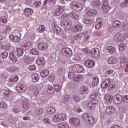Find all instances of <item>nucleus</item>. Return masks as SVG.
Here are the masks:
<instances>
[{
    "instance_id": "1",
    "label": "nucleus",
    "mask_w": 128,
    "mask_h": 128,
    "mask_svg": "<svg viewBox=\"0 0 128 128\" xmlns=\"http://www.w3.org/2000/svg\"><path fill=\"white\" fill-rule=\"evenodd\" d=\"M60 25L66 30H70L72 28V22L70 20H64L60 22Z\"/></svg>"
},
{
    "instance_id": "2",
    "label": "nucleus",
    "mask_w": 128,
    "mask_h": 128,
    "mask_svg": "<svg viewBox=\"0 0 128 128\" xmlns=\"http://www.w3.org/2000/svg\"><path fill=\"white\" fill-rule=\"evenodd\" d=\"M91 54L94 58H98L100 56V51L98 48H94L91 52Z\"/></svg>"
},
{
    "instance_id": "3",
    "label": "nucleus",
    "mask_w": 128,
    "mask_h": 128,
    "mask_svg": "<svg viewBox=\"0 0 128 128\" xmlns=\"http://www.w3.org/2000/svg\"><path fill=\"white\" fill-rule=\"evenodd\" d=\"M61 52L63 56H71L72 54V50L68 48H63Z\"/></svg>"
},
{
    "instance_id": "4",
    "label": "nucleus",
    "mask_w": 128,
    "mask_h": 128,
    "mask_svg": "<svg viewBox=\"0 0 128 128\" xmlns=\"http://www.w3.org/2000/svg\"><path fill=\"white\" fill-rule=\"evenodd\" d=\"M69 122L72 126H76L77 128L78 126H80V120L78 118H70L69 120Z\"/></svg>"
},
{
    "instance_id": "5",
    "label": "nucleus",
    "mask_w": 128,
    "mask_h": 128,
    "mask_svg": "<svg viewBox=\"0 0 128 128\" xmlns=\"http://www.w3.org/2000/svg\"><path fill=\"white\" fill-rule=\"evenodd\" d=\"M84 66H86V68H94V66H96V62H94V61L92 60L88 59L84 62Z\"/></svg>"
},
{
    "instance_id": "6",
    "label": "nucleus",
    "mask_w": 128,
    "mask_h": 128,
    "mask_svg": "<svg viewBox=\"0 0 128 128\" xmlns=\"http://www.w3.org/2000/svg\"><path fill=\"white\" fill-rule=\"evenodd\" d=\"M98 103V101L96 99H92L89 102H88V106L90 108V110L92 108V106L94 108L96 104Z\"/></svg>"
},
{
    "instance_id": "7",
    "label": "nucleus",
    "mask_w": 128,
    "mask_h": 128,
    "mask_svg": "<svg viewBox=\"0 0 128 128\" xmlns=\"http://www.w3.org/2000/svg\"><path fill=\"white\" fill-rule=\"evenodd\" d=\"M23 60L26 64H32V62L34 60V58L32 57H28V56H26L23 57Z\"/></svg>"
},
{
    "instance_id": "8",
    "label": "nucleus",
    "mask_w": 128,
    "mask_h": 128,
    "mask_svg": "<svg viewBox=\"0 0 128 128\" xmlns=\"http://www.w3.org/2000/svg\"><path fill=\"white\" fill-rule=\"evenodd\" d=\"M114 40L116 42H122L124 40V37L122 34L120 33H117L114 37Z\"/></svg>"
},
{
    "instance_id": "9",
    "label": "nucleus",
    "mask_w": 128,
    "mask_h": 128,
    "mask_svg": "<svg viewBox=\"0 0 128 128\" xmlns=\"http://www.w3.org/2000/svg\"><path fill=\"white\" fill-rule=\"evenodd\" d=\"M114 98H115L114 102L116 104H119L122 100V96L120 94H116L114 96Z\"/></svg>"
},
{
    "instance_id": "10",
    "label": "nucleus",
    "mask_w": 128,
    "mask_h": 128,
    "mask_svg": "<svg viewBox=\"0 0 128 128\" xmlns=\"http://www.w3.org/2000/svg\"><path fill=\"white\" fill-rule=\"evenodd\" d=\"M74 72H82L84 70V67L80 64H75L73 66Z\"/></svg>"
},
{
    "instance_id": "11",
    "label": "nucleus",
    "mask_w": 128,
    "mask_h": 128,
    "mask_svg": "<svg viewBox=\"0 0 128 128\" xmlns=\"http://www.w3.org/2000/svg\"><path fill=\"white\" fill-rule=\"evenodd\" d=\"M32 46V42H28L23 44L22 46V48L23 50H28Z\"/></svg>"
},
{
    "instance_id": "12",
    "label": "nucleus",
    "mask_w": 128,
    "mask_h": 128,
    "mask_svg": "<svg viewBox=\"0 0 128 128\" xmlns=\"http://www.w3.org/2000/svg\"><path fill=\"white\" fill-rule=\"evenodd\" d=\"M110 80L106 79L101 84V88H106L110 84Z\"/></svg>"
},
{
    "instance_id": "13",
    "label": "nucleus",
    "mask_w": 128,
    "mask_h": 128,
    "mask_svg": "<svg viewBox=\"0 0 128 128\" xmlns=\"http://www.w3.org/2000/svg\"><path fill=\"white\" fill-rule=\"evenodd\" d=\"M38 49L41 50H48V44L44 43H39L38 46Z\"/></svg>"
},
{
    "instance_id": "14",
    "label": "nucleus",
    "mask_w": 128,
    "mask_h": 128,
    "mask_svg": "<svg viewBox=\"0 0 128 128\" xmlns=\"http://www.w3.org/2000/svg\"><path fill=\"white\" fill-rule=\"evenodd\" d=\"M108 62L110 64H114L118 62V60L116 57L111 56L108 58Z\"/></svg>"
},
{
    "instance_id": "15",
    "label": "nucleus",
    "mask_w": 128,
    "mask_h": 128,
    "mask_svg": "<svg viewBox=\"0 0 128 128\" xmlns=\"http://www.w3.org/2000/svg\"><path fill=\"white\" fill-rule=\"evenodd\" d=\"M9 60H12L14 62H18V58H16V56L12 52L10 54Z\"/></svg>"
},
{
    "instance_id": "16",
    "label": "nucleus",
    "mask_w": 128,
    "mask_h": 128,
    "mask_svg": "<svg viewBox=\"0 0 128 128\" xmlns=\"http://www.w3.org/2000/svg\"><path fill=\"white\" fill-rule=\"evenodd\" d=\"M36 64H39V66H44L46 64L44 58H39L36 61Z\"/></svg>"
},
{
    "instance_id": "17",
    "label": "nucleus",
    "mask_w": 128,
    "mask_h": 128,
    "mask_svg": "<svg viewBox=\"0 0 128 128\" xmlns=\"http://www.w3.org/2000/svg\"><path fill=\"white\" fill-rule=\"evenodd\" d=\"M24 12L26 16H32V14L34 11L31 8H26L24 10Z\"/></svg>"
},
{
    "instance_id": "18",
    "label": "nucleus",
    "mask_w": 128,
    "mask_h": 128,
    "mask_svg": "<svg viewBox=\"0 0 128 128\" xmlns=\"http://www.w3.org/2000/svg\"><path fill=\"white\" fill-rule=\"evenodd\" d=\"M82 28L80 25H74L72 29V30H73L74 32H80Z\"/></svg>"
},
{
    "instance_id": "19",
    "label": "nucleus",
    "mask_w": 128,
    "mask_h": 128,
    "mask_svg": "<svg viewBox=\"0 0 128 128\" xmlns=\"http://www.w3.org/2000/svg\"><path fill=\"white\" fill-rule=\"evenodd\" d=\"M63 12L64 8L62 7H58V9L54 12V15H55L56 16H60V14H62Z\"/></svg>"
},
{
    "instance_id": "20",
    "label": "nucleus",
    "mask_w": 128,
    "mask_h": 128,
    "mask_svg": "<svg viewBox=\"0 0 128 128\" xmlns=\"http://www.w3.org/2000/svg\"><path fill=\"white\" fill-rule=\"evenodd\" d=\"M116 110V108L114 106H110L106 108V112L108 114H110L114 112Z\"/></svg>"
},
{
    "instance_id": "21",
    "label": "nucleus",
    "mask_w": 128,
    "mask_h": 128,
    "mask_svg": "<svg viewBox=\"0 0 128 128\" xmlns=\"http://www.w3.org/2000/svg\"><path fill=\"white\" fill-rule=\"evenodd\" d=\"M86 122L89 124H94L96 122V120L92 116H89V118L86 120Z\"/></svg>"
},
{
    "instance_id": "22",
    "label": "nucleus",
    "mask_w": 128,
    "mask_h": 128,
    "mask_svg": "<svg viewBox=\"0 0 128 128\" xmlns=\"http://www.w3.org/2000/svg\"><path fill=\"white\" fill-rule=\"evenodd\" d=\"M112 24L114 28H120V24H122V22L118 20L114 21Z\"/></svg>"
},
{
    "instance_id": "23",
    "label": "nucleus",
    "mask_w": 128,
    "mask_h": 128,
    "mask_svg": "<svg viewBox=\"0 0 128 128\" xmlns=\"http://www.w3.org/2000/svg\"><path fill=\"white\" fill-rule=\"evenodd\" d=\"M57 126L58 128H68L70 126L68 125V124L66 122H64L58 124Z\"/></svg>"
},
{
    "instance_id": "24",
    "label": "nucleus",
    "mask_w": 128,
    "mask_h": 128,
    "mask_svg": "<svg viewBox=\"0 0 128 128\" xmlns=\"http://www.w3.org/2000/svg\"><path fill=\"white\" fill-rule=\"evenodd\" d=\"M80 90V94H86V92H88V87L86 86H82Z\"/></svg>"
},
{
    "instance_id": "25",
    "label": "nucleus",
    "mask_w": 128,
    "mask_h": 128,
    "mask_svg": "<svg viewBox=\"0 0 128 128\" xmlns=\"http://www.w3.org/2000/svg\"><path fill=\"white\" fill-rule=\"evenodd\" d=\"M26 87L22 85H20V86L16 88V90L18 92H26Z\"/></svg>"
},
{
    "instance_id": "26",
    "label": "nucleus",
    "mask_w": 128,
    "mask_h": 128,
    "mask_svg": "<svg viewBox=\"0 0 128 128\" xmlns=\"http://www.w3.org/2000/svg\"><path fill=\"white\" fill-rule=\"evenodd\" d=\"M22 106L24 108L28 110V108H30L28 101V100H23Z\"/></svg>"
},
{
    "instance_id": "27",
    "label": "nucleus",
    "mask_w": 128,
    "mask_h": 128,
    "mask_svg": "<svg viewBox=\"0 0 128 128\" xmlns=\"http://www.w3.org/2000/svg\"><path fill=\"white\" fill-rule=\"evenodd\" d=\"M96 14H98V12L96 10H91L88 12L87 14H88V16H94Z\"/></svg>"
},
{
    "instance_id": "28",
    "label": "nucleus",
    "mask_w": 128,
    "mask_h": 128,
    "mask_svg": "<svg viewBox=\"0 0 128 128\" xmlns=\"http://www.w3.org/2000/svg\"><path fill=\"white\" fill-rule=\"evenodd\" d=\"M60 118H62V114L55 115L53 118V120L55 122H61Z\"/></svg>"
},
{
    "instance_id": "29",
    "label": "nucleus",
    "mask_w": 128,
    "mask_h": 128,
    "mask_svg": "<svg viewBox=\"0 0 128 128\" xmlns=\"http://www.w3.org/2000/svg\"><path fill=\"white\" fill-rule=\"evenodd\" d=\"M10 38L13 40V42H20V38L18 36H14V35H10Z\"/></svg>"
},
{
    "instance_id": "30",
    "label": "nucleus",
    "mask_w": 128,
    "mask_h": 128,
    "mask_svg": "<svg viewBox=\"0 0 128 128\" xmlns=\"http://www.w3.org/2000/svg\"><path fill=\"white\" fill-rule=\"evenodd\" d=\"M82 80V76L81 75H76L73 78V80L76 82H80Z\"/></svg>"
},
{
    "instance_id": "31",
    "label": "nucleus",
    "mask_w": 128,
    "mask_h": 128,
    "mask_svg": "<svg viewBox=\"0 0 128 128\" xmlns=\"http://www.w3.org/2000/svg\"><path fill=\"white\" fill-rule=\"evenodd\" d=\"M46 90H47V92L48 94H52L54 93V87L52 86H48V88Z\"/></svg>"
},
{
    "instance_id": "32",
    "label": "nucleus",
    "mask_w": 128,
    "mask_h": 128,
    "mask_svg": "<svg viewBox=\"0 0 128 128\" xmlns=\"http://www.w3.org/2000/svg\"><path fill=\"white\" fill-rule=\"evenodd\" d=\"M107 50L108 51V52L111 54H112L116 52V48L112 46H108L107 47Z\"/></svg>"
},
{
    "instance_id": "33",
    "label": "nucleus",
    "mask_w": 128,
    "mask_h": 128,
    "mask_svg": "<svg viewBox=\"0 0 128 128\" xmlns=\"http://www.w3.org/2000/svg\"><path fill=\"white\" fill-rule=\"evenodd\" d=\"M50 74V72L48 71V70H44L41 72L40 74L42 78H46V76L48 74Z\"/></svg>"
},
{
    "instance_id": "34",
    "label": "nucleus",
    "mask_w": 128,
    "mask_h": 128,
    "mask_svg": "<svg viewBox=\"0 0 128 128\" xmlns=\"http://www.w3.org/2000/svg\"><path fill=\"white\" fill-rule=\"evenodd\" d=\"M92 84L93 86H96L98 84V77H94L93 78Z\"/></svg>"
},
{
    "instance_id": "35",
    "label": "nucleus",
    "mask_w": 128,
    "mask_h": 128,
    "mask_svg": "<svg viewBox=\"0 0 128 128\" xmlns=\"http://www.w3.org/2000/svg\"><path fill=\"white\" fill-rule=\"evenodd\" d=\"M53 88L56 92H58L62 90V87H60V86L58 84H54Z\"/></svg>"
},
{
    "instance_id": "36",
    "label": "nucleus",
    "mask_w": 128,
    "mask_h": 128,
    "mask_svg": "<svg viewBox=\"0 0 128 128\" xmlns=\"http://www.w3.org/2000/svg\"><path fill=\"white\" fill-rule=\"evenodd\" d=\"M32 80L34 82H36L40 80V76L38 74H34L32 76Z\"/></svg>"
},
{
    "instance_id": "37",
    "label": "nucleus",
    "mask_w": 128,
    "mask_h": 128,
    "mask_svg": "<svg viewBox=\"0 0 128 128\" xmlns=\"http://www.w3.org/2000/svg\"><path fill=\"white\" fill-rule=\"evenodd\" d=\"M105 100L109 102H112V100H114V96L111 95H106Z\"/></svg>"
},
{
    "instance_id": "38",
    "label": "nucleus",
    "mask_w": 128,
    "mask_h": 128,
    "mask_svg": "<svg viewBox=\"0 0 128 128\" xmlns=\"http://www.w3.org/2000/svg\"><path fill=\"white\" fill-rule=\"evenodd\" d=\"M126 44L124 42H122L119 45V50L120 52H122L126 48Z\"/></svg>"
},
{
    "instance_id": "39",
    "label": "nucleus",
    "mask_w": 128,
    "mask_h": 128,
    "mask_svg": "<svg viewBox=\"0 0 128 128\" xmlns=\"http://www.w3.org/2000/svg\"><path fill=\"white\" fill-rule=\"evenodd\" d=\"M48 112L49 114H52L56 113V108L54 107L49 108H48Z\"/></svg>"
},
{
    "instance_id": "40",
    "label": "nucleus",
    "mask_w": 128,
    "mask_h": 128,
    "mask_svg": "<svg viewBox=\"0 0 128 128\" xmlns=\"http://www.w3.org/2000/svg\"><path fill=\"white\" fill-rule=\"evenodd\" d=\"M72 98L73 100H74V102H80V96L78 95H74L72 96Z\"/></svg>"
},
{
    "instance_id": "41",
    "label": "nucleus",
    "mask_w": 128,
    "mask_h": 128,
    "mask_svg": "<svg viewBox=\"0 0 128 128\" xmlns=\"http://www.w3.org/2000/svg\"><path fill=\"white\" fill-rule=\"evenodd\" d=\"M70 16L72 18H74V20H78V14H77V13L73 12L70 14Z\"/></svg>"
},
{
    "instance_id": "42",
    "label": "nucleus",
    "mask_w": 128,
    "mask_h": 128,
    "mask_svg": "<svg viewBox=\"0 0 128 128\" xmlns=\"http://www.w3.org/2000/svg\"><path fill=\"white\" fill-rule=\"evenodd\" d=\"M62 100L64 104H68L70 102V96L68 95L65 96Z\"/></svg>"
},
{
    "instance_id": "43",
    "label": "nucleus",
    "mask_w": 128,
    "mask_h": 128,
    "mask_svg": "<svg viewBox=\"0 0 128 128\" xmlns=\"http://www.w3.org/2000/svg\"><path fill=\"white\" fill-rule=\"evenodd\" d=\"M68 76L69 78L74 80V78L76 76V74H74V72H70L68 74Z\"/></svg>"
},
{
    "instance_id": "44",
    "label": "nucleus",
    "mask_w": 128,
    "mask_h": 128,
    "mask_svg": "<svg viewBox=\"0 0 128 128\" xmlns=\"http://www.w3.org/2000/svg\"><path fill=\"white\" fill-rule=\"evenodd\" d=\"M103 24H104L103 21H102V18H98L96 20V24H99V26H102Z\"/></svg>"
},
{
    "instance_id": "45",
    "label": "nucleus",
    "mask_w": 128,
    "mask_h": 128,
    "mask_svg": "<svg viewBox=\"0 0 128 128\" xmlns=\"http://www.w3.org/2000/svg\"><path fill=\"white\" fill-rule=\"evenodd\" d=\"M22 50V48H18L17 53L18 56H22L24 54V50Z\"/></svg>"
},
{
    "instance_id": "46",
    "label": "nucleus",
    "mask_w": 128,
    "mask_h": 128,
    "mask_svg": "<svg viewBox=\"0 0 128 128\" xmlns=\"http://www.w3.org/2000/svg\"><path fill=\"white\" fill-rule=\"evenodd\" d=\"M30 52L32 54H40L38 50L36 48L32 49L30 50Z\"/></svg>"
},
{
    "instance_id": "47",
    "label": "nucleus",
    "mask_w": 128,
    "mask_h": 128,
    "mask_svg": "<svg viewBox=\"0 0 128 128\" xmlns=\"http://www.w3.org/2000/svg\"><path fill=\"white\" fill-rule=\"evenodd\" d=\"M72 60H73V62H78V60H80V56L78 54L74 55L72 58Z\"/></svg>"
},
{
    "instance_id": "48",
    "label": "nucleus",
    "mask_w": 128,
    "mask_h": 128,
    "mask_svg": "<svg viewBox=\"0 0 128 128\" xmlns=\"http://www.w3.org/2000/svg\"><path fill=\"white\" fill-rule=\"evenodd\" d=\"M82 4H77L76 5H74V8H76V10H81L82 8Z\"/></svg>"
},
{
    "instance_id": "49",
    "label": "nucleus",
    "mask_w": 128,
    "mask_h": 128,
    "mask_svg": "<svg viewBox=\"0 0 128 128\" xmlns=\"http://www.w3.org/2000/svg\"><path fill=\"white\" fill-rule=\"evenodd\" d=\"M104 14H106L110 10L108 6H106L105 7H102Z\"/></svg>"
},
{
    "instance_id": "50",
    "label": "nucleus",
    "mask_w": 128,
    "mask_h": 128,
    "mask_svg": "<svg viewBox=\"0 0 128 128\" xmlns=\"http://www.w3.org/2000/svg\"><path fill=\"white\" fill-rule=\"evenodd\" d=\"M8 56V53L6 52H4L2 54V58H6Z\"/></svg>"
},
{
    "instance_id": "51",
    "label": "nucleus",
    "mask_w": 128,
    "mask_h": 128,
    "mask_svg": "<svg viewBox=\"0 0 128 128\" xmlns=\"http://www.w3.org/2000/svg\"><path fill=\"white\" fill-rule=\"evenodd\" d=\"M0 108H8V104L4 102L0 104Z\"/></svg>"
},
{
    "instance_id": "52",
    "label": "nucleus",
    "mask_w": 128,
    "mask_h": 128,
    "mask_svg": "<svg viewBox=\"0 0 128 128\" xmlns=\"http://www.w3.org/2000/svg\"><path fill=\"white\" fill-rule=\"evenodd\" d=\"M122 100L125 102H128V96H124L122 97Z\"/></svg>"
},
{
    "instance_id": "53",
    "label": "nucleus",
    "mask_w": 128,
    "mask_h": 128,
    "mask_svg": "<svg viewBox=\"0 0 128 128\" xmlns=\"http://www.w3.org/2000/svg\"><path fill=\"white\" fill-rule=\"evenodd\" d=\"M34 94H35L36 96H38V93L40 92V90H38V88H34Z\"/></svg>"
},
{
    "instance_id": "54",
    "label": "nucleus",
    "mask_w": 128,
    "mask_h": 128,
    "mask_svg": "<svg viewBox=\"0 0 128 128\" xmlns=\"http://www.w3.org/2000/svg\"><path fill=\"white\" fill-rule=\"evenodd\" d=\"M28 68L30 70H36V66L35 65H30L29 67Z\"/></svg>"
},
{
    "instance_id": "55",
    "label": "nucleus",
    "mask_w": 128,
    "mask_h": 128,
    "mask_svg": "<svg viewBox=\"0 0 128 128\" xmlns=\"http://www.w3.org/2000/svg\"><path fill=\"white\" fill-rule=\"evenodd\" d=\"M82 118L85 120H86L88 118H90V116H88V113H85L82 114Z\"/></svg>"
},
{
    "instance_id": "56",
    "label": "nucleus",
    "mask_w": 128,
    "mask_h": 128,
    "mask_svg": "<svg viewBox=\"0 0 128 128\" xmlns=\"http://www.w3.org/2000/svg\"><path fill=\"white\" fill-rule=\"evenodd\" d=\"M50 2H52L53 4H54L55 1L54 0H45V1L44 2V4L46 5L47 4H48Z\"/></svg>"
},
{
    "instance_id": "57",
    "label": "nucleus",
    "mask_w": 128,
    "mask_h": 128,
    "mask_svg": "<svg viewBox=\"0 0 128 128\" xmlns=\"http://www.w3.org/2000/svg\"><path fill=\"white\" fill-rule=\"evenodd\" d=\"M46 28V26L44 25H40L38 28V29L40 30V32H44V28Z\"/></svg>"
},
{
    "instance_id": "58",
    "label": "nucleus",
    "mask_w": 128,
    "mask_h": 128,
    "mask_svg": "<svg viewBox=\"0 0 128 128\" xmlns=\"http://www.w3.org/2000/svg\"><path fill=\"white\" fill-rule=\"evenodd\" d=\"M98 96V92L93 93L91 96L90 98H96Z\"/></svg>"
},
{
    "instance_id": "59",
    "label": "nucleus",
    "mask_w": 128,
    "mask_h": 128,
    "mask_svg": "<svg viewBox=\"0 0 128 128\" xmlns=\"http://www.w3.org/2000/svg\"><path fill=\"white\" fill-rule=\"evenodd\" d=\"M85 24H92V20H85Z\"/></svg>"
},
{
    "instance_id": "60",
    "label": "nucleus",
    "mask_w": 128,
    "mask_h": 128,
    "mask_svg": "<svg viewBox=\"0 0 128 128\" xmlns=\"http://www.w3.org/2000/svg\"><path fill=\"white\" fill-rule=\"evenodd\" d=\"M106 6H108V2L106 0H104L103 2L102 8H104Z\"/></svg>"
},
{
    "instance_id": "61",
    "label": "nucleus",
    "mask_w": 128,
    "mask_h": 128,
    "mask_svg": "<svg viewBox=\"0 0 128 128\" xmlns=\"http://www.w3.org/2000/svg\"><path fill=\"white\" fill-rule=\"evenodd\" d=\"M4 96H7L12 94V92L10 90H7L4 92Z\"/></svg>"
},
{
    "instance_id": "62",
    "label": "nucleus",
    "mask_w": 128,
    "mask_h": 128,
    "mask_svg": "<svg viewBox=\"0 0 128 128\" xmlns=\"http://www.w3.org/2000/svg\"><path fill=\"white\" fill-rule=\"evenodd\" d=\"M13 111L14 112H16V114H18V112H20V110L18 108H13Z\"/></svg>"
},
{
    "instance_id": "63",
    "label": "nucleus",
    "mask_w": 128,
    "mask_h": 128,
    "mask_svg": "<svg viewBox=\"0 0 128 128\" xmlns=\"http://www.w3.org/2000/svg\"><path fill=\"white\" fill-rule=\"evenodd\" d=\"M40 4V2H34V6H38Z\"/></svg>"
},
{
    "instance_id": "64",
    "label": "nucleus",
    "mask_w": 128,
    "mask_h": 128,
    "mask_svg": "<svg viewBox=\"0 0 128 128\" xmlns=\"http://www.w3.org/2000/svg\"><path fill=\"white\" fill-rule=\"evenodd\" d=\"M44 122H45V124H50V120L48 118H44Z\"/></svg>"
}]
</instances>
